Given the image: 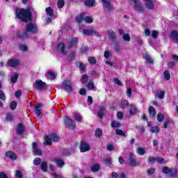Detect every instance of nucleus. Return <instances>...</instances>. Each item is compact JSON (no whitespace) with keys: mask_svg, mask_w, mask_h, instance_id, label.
Instances as JSON below:
<instances>
[{"mask_svg":"<svg viewBox=\"0 0 178 178\" xmlns=\"http://www.w3.org/2000/svg\"><path fill=\"white\" fill-rule=\"evenodd\" d=\"M15 15L22 22H27L31 17V12L29 9L18 8L15 11Z\"/></svg>","mask_w":178,"mask_h":178,"instance_id":"1","label":"nucleus"},{"mask_svg":"<svg viewBox=\"0 0 178 178\" xmlns=\"http://www.w3.org/2000/svg\"><path fill=\"white\" fill-rule=\"evenodd\" d=\"M44 145H51V144H52V142L57 143V141H59V136H57L55 134H52L49 136H44Z\"/></svg>","mask_w":178,"mask_h":178,"instance_id":"2","label":"nucleus"},{"mask_svg":"<svg viewBox=\"0 0 178 178\" xmlns=\"http://www.w3.org/2000/svg\"><path fill=\"white\" fill-rule=\"evenodd\" d=\"M162 172L165 175H168L170 177H177V170L176 168H169L168 167H163Z\"/></svg>","mask_w":178,"mask_h":178,"instance_id":"3","label":"nucleus"},{"mask_svg":"<svg viewBox=\"0 0 178 178\" xmlns=\"http://www.w3.org/2000/svg\"><path fill=\"white\" fill-rule=\"evenodd\" d=\"M131 5L134 6V9L137 12H143L144 10V7H143V4L140 3L138 0H131Z\"/></svg>","mask_w":178,"mask_h":178,"instance_id":"4","label":"nucleus"},{"mask_svg":"<svg viewBox=\"0 0 178 178\" xmlns=\"http://www.w3.org/2000/svg\"><path fill=\"white\" fill-rule=\"evenodd\" d=\"M64 123L70 130H73L76 128V123L70 118L66 117L64 120Z\"/></svg>","mask_w":178,"mask_h":178,"instance_id":"5","label":"nucleus"},{"mask_svg":"<svg viewBox=\"0 0 178 178\" xmlns=\"http://www.w3.org/2000/svg\"><path fill=\"white\" fill-rule=\"evenodd\" d=\"M33 87L37 90H45L47 88V83L41 80H36L33 83Z\"/></svg>","mask_w":178,"mask_h":178,"instance_id":"6","label":"nucleus"},{"mask_svg":"<svg viewBox=\"0 0 178 178\" xmlns=\"http://www.w3.org/2000/svg\"><path fill=\"white\" fill-rule=\"evenodd\" d=\"M26 31L29 33H32L33 34H35L38 33V28L36 24H29L26 26Z\"/></svg>","mask_w":178,"mask_h":178,"instance_id":"7","label":"nucleus"},{"mask_svg":"<svg viewBox=\"0 0 178 178\" xmlns=\"http://www.w3.org/2000/svg\"><path fill=\"white\" fill-rule=\"evenodd\" d=\"M62 86L65 91H73V83L70 81H64Z\"/></svg>","mask_w":178,"mask_h":178,"instance_id":"8","label":"nucleus"},{"mask_svg":"<svg viewBox=\"0 0 178 178\" xmlns=\"http://www.w3.org/2000/svg\"><path fill=\"white\" fill-rule=\"evenodd\" d=\"M103 5V8L107 10H112L113 9V5L111 2V0H101Z\"/></svg>","mask_w":178,"mask_h":178,"instance_id":"9","label":"nucleus"},{"mask_svg":"<svg viewBox=\"0 0 178 178\" xmlns=\"http://www.w3.org/2000/svg\"><path fill=\"white\" fill-rule=\"evenodd\" d=\"M129 164L131 166H138L140 165V163L136 160V156H134V154L129 153Z\"/></svg>","mask_w":178,"mask_h":178,"instance_id":"10","label":"nucleus"},{"mask_svg":"<svg viewBox=\"0 0 178 178\" xmlns=\"http://www.w3.org/2000/svg\"><path fill=\"white\" fill-rule=\"evenodd\" d=\"M90 145L88 143L81 141L80 143V152H87L88 151H90Z\"/></svg>","mask_w":178,"mask_h":178,"instance_id":"11","label":"nucleus"},{"mask_svg":"<svg viewBox=\"0 0 178 178\" xmlns=\"http://www.w3.org/2000/svg\"><path fill=\"white\" fill-rule=\"evenodd\" d=\"M16 36L17 37V38H19L20 40H26V38H29V35L27 34V31H26L24 30L19 31L17 33Z\"/></svg>","mask_w":178,"mask_h":178,"instance_id":"12","label":"nucleus"},{"mask_svg":"<svg viewBox=\"0 0 178 178\" xmlns=\"http://www.w3.org/2000/svg\"><path fill=\"white\" fill-rule=\"evenodd\" d=\"M79 44V38L76 37L72 38L69 40L68 48H76Z\"/></svg>","mask_w":178,"mask_h":178,"instance_id":"13","label":"nucleus"},{"mask_svg":"<svg viewBox=\"0 0 178 178\" xmlns=\"http://www.w3.org/2000/svg\"><path fill=\"white\" fill-rule=\"evenodd\" d=\"M143 2H145V6H146L147 9L152 10L155 8L154 0H143Z\"/></svg>","mask_w":178,"mask_h":178,"instance_id":"14","label":"nucleus"},{"mask_svg":"<svg viewBox=\"0 0 178 178\" xmlns=\"http://www.w3.org/2000/svg\"><path fill=\"white\" fill-rule=\"evenodd\" d=\"M7 63L10 66V67H16V66H19V63H20V62L16 58H11L7 61Z\"/></svg>","mask_w":178,"mask_h":178,"instance_id":"15","label":"nucleus"},{"mask_svg":"<svg viewBox=\"0 0 178 178\" xmlns=\"http://www.w3.org/2000/svg\"><path fill=\"white\" fill-rule=\"evenodd\" d=\"M32 147L35 155H41L42 154L41 149H38V144H37V143L34 142L32 145Z\"/></svg>","mask_w":178,"mask_h":178,"instance_id":"16","label":"nucleus"},{"mask_svg":"<svg viewBox=\"0 0 178 178\" xmlns=\"http://www.w3.org/2000/svg\"><path fill=\"white\" fill-rule=\"evenodd\" d=\"M143 58L146 60V63H148L149 65H154V59H152V57L149 56L148 54H144Z\"/></svg>","mask_w":178,"mask_h":178,"instance_id":"17","label":"nucleus"},{"mask_svg":"<svg viewBox=\"0 0 178 178\" xmlns=\"http://www.w3.org/2000/svg\"><path fill=\"white\" fill-rule=\"evenodd\" d=\"M35 108L36 115L40 118H42V113H41V110H40V108H42V104H37Z\"/></svg>","mask_w":178,"mask_h":178,"instance_id":"18","label":"nucleus"},{"mask_svg":"<svg viewBox=\"0 0 178 178\" xmlns=\"http://www.w3.org/2000/svg\"><path fill=\"white\" fill-rule=\"evenodd\" d=\"M57 49L58 51H60V52H61V54L63 55H66L67 51L65 49V44L63 43H60L58 46H57Z\"/></svg>","mask_w":178,"mask_h":178,"instance_id":"19","label":"nucleus"},{"mask_svg":"<svg viewBox=\"0 0 178 178\" xmlns=\"http://www.w3.org/2000/svg\"><path fill=\"white\" fill-rule=\"evenodd\" d=\"M54 162L56 163L58 168H63V166L65 165V162H63V160L59 158L54 159Z\"/></svg>","mask_w":178,"mask_h":178,"instance_id":"20","label":"nucleus"},{"mask_svg":"<svg viewBox=\"0 0 178 178\" xmlns=\"http://www.w3.org/2000/svg\"><path fill=\"white\" fill-rule=\"evenodd\" d=\"M84 5L88 8H91L95 5V0H86Z\"/></svg>","mask_w":178,"mask_h":178,"instance_id":"21","label":"nucleus"},{"mask_svg":"<svg viewBox=\"0 0 178 178\" xmlns=\"http://www.w3.org/2000/svg\"><path fill=\"white\" fill-rule=\"evenodd\" d=\"M108 37L111 40V41H112V42H113V41H116V33L113 31H109L108 33Z\"/></svg>","mask_w":178,"mask_h":178,"instance_id":"22","label":"nucleus"},{"mask_svg":"<svg viewBox=\"0 0 178 178\" xmlns=\"http://www.w3.org/2000/svg\"><path fill=\"white\" fill-rule=\"evenodd\" d=\"M170 38L172 40V41H175V42H178V33L176 31L172 32L170 35Z\"/></svg>","mask_w":178,"mask_h":178,"instance_id":"23","label":"nucleus"},{"mask_svg":"<svg viewBox=\"0 0 178 178\" xmlns=\"http://www.w3.org/2000/svg\"><path fill=\"white\" fill-rule=\"evenodd\" d=\"M148 111L150 118H152V119H154L155 115L156 114V113L155 112V108L152 106H149Z\"/></svg>","mask_w":178,"mask_h":178,"instance_id":"24","label":"nucleus"},{"mask_svg":"<svg viewBox=\"0 0 178 178\" xmlns=\"http://www.w3.org/2000/svg\"><path fill=\"white\" fill-rule=\"evenodd\" d=\"M6 156H8V158H10V159H17V156H16V154H15V152H8L6 153Z\"/></svg>","mask_w":178,"mask_h":178,"instance_id":"25","label":"nucleus"},{"mask_svg":"<svg viewBox=\"0 0 178 178\" xmlns=\"http://www.w3.org/2000/svg\"><path fill=\"white\" fill-rule=\"evenodd\" d=\"M46 13L48 16H50L51 17H54L55 15V13H54V10L51 7H48L46 8Z\"/></svg>","mask_w":178,"mask_h":178,"instance_id":"26","label":"nucleus"},{"mask_svg":"<svg viewBox=\"0 0 178 178\" xmlns=\"http://www.w3.org/2000/svg\"><path fill=\"white\" fill-rule=\"evenodd\" d=\"M113 44L114 45V51L119 52V51H120V44H119V42H118V41H113Z\"/></svg>","mask_w":178,"mask_h":178,"instance_id":"27","label":"nucleus"},{"mask_svg":"<svg viewBox=\"0 0 178 178\" xmlns=\"http://www.w3.org/2000/svg\"><path fill=\"white\" fill-rule=\"evenodd\" d=\"M104 115H105V108H100L99 110L97 111V116L99 118H104Z\"/></svg>","mask_w":178,"mask_h":178,"instance_id":"28","label":"nucleus"},{"mask_svg":"<svg viewBox=\"0 0 178 178\" xmlns=\"http://www.w3.org/2000/svg\"><path fill=\"white\" fill-rule=\"evenodd\" d=\"M24 131V127H23V124H19L17 129V134H22Z\"/></svg>","mask_w":178,"mask_h":178,"instance_id":"29","label":"nucleus"},{"mask_svg":"<svg viewBox=\"0 0 178 178\" xmlns=\"http://www.w3.org/2000/svg\"><path fill=\"white\" fill-rule=\"evenodd\" d=\"M123 124L120 122H118V121H113L111 122V127H121V126H122Z\"/></svg>","mask_w":178,"mask_h":178,"instance_id":"30","label":"nucleus"},{"mask_svg":"<svg viewBox=\"0 0 178 178\" xmlns=\"http://www.w3.org/2000/svg\"><path fill=\"white\" fill-rule=\"evenodd\" d=\"M14 118H15V116L13 115V114L8 113L6 115V120L7 122H12V120H13Z\"/></svg>","mask_w":178,"mask_h":178,"instance_id":"31","label":"nucleus"},{"mask_svg":"<svg viewBox=\"0 0 178 178\" xmlns=\"http://www.w3.org/2000/svg\"><path fill=\"white\" fill-rule=\"evenodd\" d=\"M136 153L138 155H144L145 154V149L143 147H138L136 149Z\"/></svg>","mask_w":178,"mask_h":178,"instance_id":"32","label":"nucleus"},{"mask_svg":"<svg viewBox=\"0 0 178 178\" xmlns=\"http://www.w3.org/2000/svg\"><path fill=\"white\" fill-rule=\"evenodd\" d=\"M46 77L47 79H50L51 80H54V79H55V77H56L55 73H54L52 72H49L46 74Z\"/></svg>","mask_w":178,"mask_h":178,"instance_id":"33","label":"nucleus"},{"mask_svg":"<svg viewBox=\"0 0 178 178\" xmlns=\"http://www.w3.org/2000/svg\"><path fill=\"white\" fill-rule=\"evenodd\" d=\"M41 169L43 170V172H47L48 170V165L47 164V161L42 162Z\"/></svg>","mask_w":178,"mask_h":178,"instance_id":"34","label":"nucleus"},{"mask_svg":"<svg viewBox=\"0 0 178 178\" xmlns=\"http://www.w3.org/2000/svg\"><path fill=\"white\" fill-rule=\"evenodd\" d=\"M57 6L58 9H62L65 6V0H58Z\"/></svg>","mask_w":178,"mask_h":178,"instance_id":"35","label":"nucleus"},{"mask_svg":"<svg viewBox=\"0 0 178 178\" xmlns=\"http://www.w3.org/2000/svg\"><path fill=\"white\" fill-rule=\"evenodd\" d=\"M99 164H93L91 166V170L92 172H98V170H99Z\"/></svg>","mask_w":178,"mask_h":178,"instance_id":"36","label":"nucleus"},{"mask_svg":"<svg viewBox=\"0 0 178 178\" xmlns=\"http://www.w3.org/2000/svg\"><path fill=\"white\" fill-rule=\"evenodd\" d=\"M83 20L88 23V24H91V23L93 22L92 17L90 16L85 17Z\"/></svg>","mask_w":178,"mask_h":178,"instance_id":"37","label":"nucleus"},{"mask_svg":"<svg viewBox=\"0 0 178 178\" xmlns=\"http://www.w3.org/2000/svg\"><path fill=\"white\" fill-rule=\"evenodd\" d=\"M130 115H136L137 113V107L136 106H132L129 110Z\"/></svg>","mask_w":178,"mask_h":178,"instance_id":"38","label":"nucleus"},{"mask_svg":"<svg viewBox=\"0 0 178 178\" xmlns=\"http://www.w3.org/2000/svg\"><path fill=\"white\" fill-rule=\"evenodd\" d=\"M115 134L117 136H122V137H124L126 136V132L123 131V130L121 129H116Z\"/></svg>","mask_w":178,"mask_h":178,"instance_id":"39","label":"nucleus"},{"mask_svg":"<svg viewBox=\"0 0 178 178\" xmlns=\"http://www.w3.org/2000/svg\"><path fill=\"white\" fill-rule=\"evenodd\" d=\"M128 105H129V102L127 100H123L121 102L120 108L122 109H124V108H127Z\"/></svg>","mask_w":178,"mask_h":178,"instance_id":"40","label":"nucleus"},{"mask_svg":"<svg viewBox=\"0 0 178 178\" xmlns=\"http://www.w3.org/2000/svg\"><path fill=\"white\" fill-rule=\"evenodd\" d=\"M82 31L85 35H92V29H83Z\"/></svg>","mask_w":178,"mask_h":178,"instance_id":"41","label":"nucleus"},{"mask_svg":"<svg viewBox=\"0 0 178 178\" xmlns=\"http://www.w3.org/2000/svg\"><path fill=\"white\" fill-rule=\"evenodd\" d=\"M17 79H19V74H15L13 76H11V83H16V81H17Z\"/></svg>","mask_w":178,"mask_h":178,"instance_id":"42","label":"nucleus"},{"mask_svg":"<svg viewBox=\"0 0 178 178\" xmlns=\"http://www.w3.org/2000/svg\"><path fill=\"white\" fill-rule=\"evenodd\" d=\"M95 136L96 137H97L98 138H99V137H102V130H101L99 129H96Z\"/></svg>","mask_w":178,"mask_h":178,"instance_id":"43","label":"nucleus"},{"mask_svg":"<svg viewBox=\"0 0 178 178\" xmlns=\"http://www.w3.org/2000/svg\"><path fill=\"white\" fill-rule=\"evenodd\" d=\"M19 49L20 51H22L23 52H26L28 51L29 48L27 47V45L24 44H22L19 45Z\"/></svg>","mask_w":178,"mask_h":178,"instance_id":"44","label":"nucleus"},{"mask_svg":"<svg viewBox=\"0 0 178 178\" xmlns=\"http://www.w3.org/2000/svg\"><path fill=\"white\" fill-rule=\"evenodd\" d=\"M104 56L105 59H108V58H111V56H112V53L109 50L105 51L104 53Z\"/></svg>","mask_w":178,"mask_h":178,"instance_id":"45","label":"nucleus"},{"mask_svg":"<svg viewBox=\"0 0 178 178\" xmlns=\"http://www.w3.org/2000/svg\"><path fill=\"white\" fill-rule=\"evenodd\" d=\"M163 76L165 80H170V72H169V70H165L164 72Z\"/></svg>","mask_w":178,"mask_h":178,"instance_id":"46","label":"nucleus"},{"mask_svg":"<svg viewBox=\"0 0 178 178\" xmlns=\"http://www.w3.org/2000/svg\"><path fill=\"white\" fill-rule=\"evenodd\" d=\"M151 133H159V127L154 126L150 129Z\"/></svg>","mask_w":178,"mask_h":178,"instance_id":"47","label":"nucleus"},{"mask_svg":"<svg viewBox=\"0 0 178 178\" xmlns=\"http://www.w3.org/2000/svg\"><path fill=\"white\" fill-rule=\"evenodd\" d=\"M76 19L78 22V23H81L84 20V17L83 16V15H79L76 17Z\"/></svg>","mask_w":178,"mask_h":178,"instance_id":"48","label":"nucleus"},{"mask_svg":"<svg viewBox=\"0 0 178 178\" xmlns=\"http://www.w3.org/2000/svg\"><path fill=\"white\" fill-rule=\"evenodd\" d=\"M163 119H165V116L163 115V114H162V113H159L157 115V120H158V122H162V120H163Z\"/></svg>","mask_w":178,"mask_h":178,"instance_id":"49","label":"nucleus"},{"mask_svg":"<svg viewBox=\"0 0 178 178\" xmlns=\"http://www.w3.org/2000/svg\"><path fill=\"white\" fill-rule=\"evenodd\" d=\"M158 35H159V33L158 31H152V38H154L155 40H156V38H158Z\"/></svg>","mask_w":178,"mask_h":178,"instance_id":"50","label":"nucleus"},{"mask_svg":"<svg viewBox=\"0 0 178 178\" xmlns=\"http://www.w3.org/2000/svg\"><path fill=\"white\" fill-rule=\"evenodd\" d=\"M40 163H41V159L40 157H37L36 159H35V160L33 161V165H35V166H38Z\"/></svg>","mask_w":178,"mask_h":178,"instance_id":"51","label":"nucleus"},{"mask_svg":"<svg viewBox=\"0 0 178 178\" xmlns=\"http://www.w3.org/2000/svg\"><path fill=\"white\" fill-rule=\"evenodd\" d=\"M16 106H17V103L15 101H13L10 105V108L12 111H15V109H16Z\"/></svg>","mask_w":178,"mask_h":178,"instance_id":"52","label":"nucleus"},{"mask_svg":"<svg viewBox=\"0 0 178 178\" xmlns=\"http://www.w3.org/2000/svg\"><path fill=\"white\" fill-rule=\"evenodd\" d=\"M156 161H157V158L152 157V156H149L148 158V162L151 163L152 164L155 163V162H156Z\"/></svg>","mask_w":178,"mask_h":178,"instance_id":"53","label":"nucleus"},{"mask_svg":"<svg viewBox=\"0 0 178 178\" xmlns=\"http://www.w3.org/2000/svg\"><path fill=\"white\" fill-rule=\"evenodd\" d=\"M15 176L17 178H23L24 177L23 174L22 173V171H20V170H17L15 172Z\"/></svg>","mask_w":178,"mask_h":178,"instance_id":"54","label":"nucleus"},{"mask_svg":"<svg viewBox=\"0 0 178 178\" xmlns=\"http://www.w3.org/2000/svg\"><path fill=\"white\" fill-rule=\"evenodd\" d=\"M104 162L106 165H111L112 163V159L111 157H106L104 159Z\"/></svg>","mask_w":178,"mask_h":178,"instance_id":"55","label":"nucleus"},{"mask_svg":"<svg viewBox=\"0 0 178 178\" xmlns=\"http://www.w3.org/2000/svg\"><path fill=\"white\" fill-rule=\"evenodd\" d=\"M88 62H90V63H92V65H95V63H97V60L94 57H89L88 58Z\"/></svg>","mask_w":178,"mask_h":178,"instance_id":"56","label":"nucleus"},{"mask_svg":"<svg viewBox=\"0 0 178 178\" xmlns=\"http://www.w3.org/2000/svg\"><path fill=\"white\" fill-rule=\"evenodd\" d=\"M114 83L115 84H118V86H120L121 87L123 86V83H122V81H120V80H119V79L118 78H114Z\"/></svg>","mask_w":178,"mask_h":178,"instance_id":"57","label":"nucleus"},{"mask_svg":"<svg viewBox=\"0 0 178 178\" xmlns=\"http://www.w3.org/2000/svg\"><path fill=\"white\" fill-rule=\"evenodd\" d=\"M87 81H88V76L86 74L82 76L81 83H87Z\"/></svg>","mask_w":178,"mask_h":178,"instance_id":"58","label":"nucleus"},{"mask_svg":"<svg viewBox=\"0 0 178 178\" xmlns=\"http://www.w3.org/2000/svg\"><path fill=\"white\" fill-rule=\"evenodd\" d=\"M158 97H159V99H163V98L165 97V92L164 91H160L158 93Z\"/></svg>","mask_w":178,"mask_h":178,"instance_id":"59","label":"nucleus"},{"mask_svg":"<svg viewBox=\"0 0 178 178\" xmlns=\"http://www.w3.org/2000/svg\"><path fill=\"white\" fill-rule=\"evenodd\" d=\"M122 38L124 41H130V35L127 33L123 35Z\"/></svg>","mask_w":178,"mask_h":178,"instance_id":"60","label":"nucleus"},{"mask_svg":"<svg viewBox=\"0 0 178 178\" xmlns=\"http://www.w3.org/2000/svg\"><path fill=\"white\" fill-rule=\"evenodd\" d=\"M155 173V168H151L147 170V175H154Z\"/></svg>","mask_w":178,"mask_h":178,"instance_id":"61","label":"nucleus"},{"mask_svg":"<svg viewBox=\"0 0 178 178\" xmlns=\"http://www.w3.org/2000/svg\"><path fill=\"white\" fill-rule=\"evenodd\" d=\"M74 119L75 120L80 122V120H81V116L78 113H74Z\"/></svg>","mask_w":178,"mask_h":178,"instance_id":"62","label":"nucleus"},{"mask_svg":"<svg viewBox=\"0 0 178 178\" xmlns=\"http://www.w3.org/2000/svg\"><path fill=\"white\" fill-rule=\"evenodd\" d=\"M156 162H158V163H165V159L162 157H158Z\"/></svg>","mask_w":178,"mask_h":178,"instance_id":"63","label":"nucleus"},{"mask_svg":"<svg viewBox=\"0 0 178 178\" xmlns=\"http://www.w3.org/2000/svg\"><path fill=\"white\" fill-rule=\"evenodd\" d=\"M15 96L16 97V98H20V97L22 96V90L16 91L15 93Z\"/></svg>","mask_w":178,"mask_h":178,"instance_id":"64","label":"nucleus"}]
</instances>
